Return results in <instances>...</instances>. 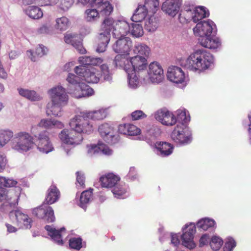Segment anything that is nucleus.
Wrapping results in <instances>:
<instances>
[{
    "instance_id": "obj_47",
    "label": "nucleus",
    "mask_w": 251,
    "mask_h": 251,
    "mask_svg": "<svg viewBox=\"0 0 251 251\" xmlns=\"http://www.w3.org/2000/svg\"><path fill=\"white\" fill-rule=\"evenodd\" d=\"M145 8L148 13L154 14L158 10L159 6L158 0H146L145 4L142 5Z\"/></svg>"
},
{
    "instance_id": "obj_7",
    "label": "nucleus",
    "mask_w": 251,
    "mask_h": 251,
    "mask_svg": "<svg viewBox=\"0 0 251 251\" xmlns=\"http://www.w3.org/2000/svg\"><path fill=\"white\" fill-rule=\"evenodd\" d=\"M85 116L84 112H81L80 115L71 119L69 122L71 129L77 135L82 133L89 134L93 131V124Z\"/></svg>"
},
{
    "instance_id": "obj_38",
    "label": "nucleus",
    "mask_w": 251,
    "mask_h": 251,
    "mask_svg": "<svg viewBox=\"0 0 251 251\" xmlns=\"http://www.w3.org/2000/svg\"><path fill=\"white\" fill-rule=\"evenodd\" d=\"M133 52L137 55H141L145 57L146 58L149 57L150 54V48L143 43H135L133 49Z\"/></svg>"
},
{
    "instance_id": "obj_62",
    "label": "nucleus",
    "mask_w": 251,
    "mask_h": 251,
    "mask_svg": "<svg viewBox=\"0 0 251 251\" xmlns=\"http://www.w3.org/2000/svg\"><path fill=\"white\" fill-rule=\"evenodd\" d=\"M7 163V160L6 155L0 151V173L5 169Z\"/></svg>"
},
{
    "instance_id": "obj_32",
    "label": "nucleus",
    "mask_w": 251,
    "mask_h": 251,
    "mask_svg": "<svg viewBox=\"0 0 251 251\" xmlns=\"http://www.w3.org/2000/svg\"><path fill=\"white\" fill-rule=\"evenodd\" d=\"M124 55L117 54L115 57L114 63L116 67L124 69L127 73L130 71V58H126Z\"/></svg>"
},
{
    "instance_id": "obj_53",
    "label": "nucleus",
    "mask_w": 251,
    "mask_h": 251,
    "mask_svg": "<svg viewBox=\"0 0 251 251\" xmlns=\"http://www.w3.org/2000/svg\"><path fill=\"white\" fill-rule=\"evenodd\" d=\"M223 244V241L221 238L217 236H213L211 238L209 245L213 250H219Z\"/></svg>"
},
{
    "instance_id": "obj_49",
    "label": "nucleus",
    "mask_w": 251,
    "mask_h": 251,
    "mask_svg": "<svg viewBox=\"0 0 251 251\" xmlns=\"http://www.w3.org/2000/svg\"><path fill=\"white\" fill-rule=\"evenodd\" d=\"M112 192L115 197L118 199H124L126 197L125 195L126 193V187L125 184L123 185L118 183L112 189Z\"/></svg>"
},
{
    "instance_id": "obj_28",
    "label": "nucleus",
    "mask_w": 251,
    "mask_h": 251,
    "mask_svg": "<svg viewBox=\"0 0 251 251\" xmlns=\"http://www.w3.org/2000/svg\"><path fill=\"white\" fill-rule=\"evenodd\" d=\"M156 149V153L161 157H166L173 152V146L166 142H156L154 144Z\"/></svg>"
},
{
    "instance_id": "obj_16",
    "label": "nucleus",
    "mask_w": 251,
    "mask_h": 251,
    "mask_svg": "<svg viewBox=\"0 0 251 251\" xmlns=\"http://www.w3.org/2000/svg\"><path fill=\"white\" fill-rule=\"evenodd\" d=\"M32 213L38 218L43 219L48 223L53 222L55 219L52 207L46 203L33 209Z\"/></svg>"
},
{
    "instance_id": "obj_40",
    "label": "nucleus",
    "mask_w": 251,
    "mask_h": 251,
    "mask_svg": "<svg viewBox=\"0 0 251 251\" xmlns=\"http://www.w3.org/2000/svg\"><path fill=\"white\" fill-rule=\"evenodd\" d=\"M85 116L88 119H92L94 121L101 120L104 119L107 115L106 109H100L98 110L84 112Z\"/></svg>"
},
{
    "instance_id": "obj_54",
    "label": "nucleus",
    "mask_w": 251,
    "mask_h": 251,
    "mask_svg": "<svg viewBox=\"0 0 251 251\" xmlns=\"http://www.w3.org/2000/svg\"><path fill=\"white\" fill-rule=\"evenodd\" d=\"M100 70V77L103 78L104 81L110 82L112 79V74L110 73L107 65L106 64H102L101 65Z\"/></svg>"
},
{
    "instance_id": "obj_43",
    "label": "nucleus",
    "mask_w": 251,
    "mask_h": 251,
    "mask_svg": "<svg viewBox=\"0 0 251 251\" xmlns=\"http://www.w3.org/2000/svg\"><path fill=\"white\" fill-rule=\"evenodd\" d=\"M58 2V8L61 11L67 12L72 7L75 0H50L52 4H55Z\"/></svg>"
},
{
    "instance_id": "obj_24",
    "label": "nucleus",
    "mask_w": 251,
    "mask_h": 251,
    "mask_svg": "<svg viewBox=\"0 0 251 251\" xmlns=\"http://www.w3.org/2000/svg\"><path fill=\"white\" fill-rule=\"evenodd\" d=\"M38 126L46 128H52L53 127L62 128L64 127V125L62 122L57 120L44 119L41 120L37 126H34L31 127V132L32 134L37 133Z\"/></svg>"
},
{
    "instance_id": "obj_31",
    "label": "nucleus",
    "mask_w": 251,
    "mask_h": 251,
    "mask_svg": "<svg viewBox=\"0 0 251 251\" xmlns=\"http://www.w3.org/2000/svg\"><path fill=\"white\" fill-rule=\"evenodd\" d=\"M45 229L48 232L49 235L51 239L58 245L63 244L62 232L65 231V228H61L59 230L56 229L51 226L47 225L45 226Z\"/></svg>"
},
{
    "instance_id": "obj_30",
    "label": "nucleus",
    "mask_w": 251,
    "mask_h": 251,
    "mask_svg": "<svg viewBox=\"0 0 251 251\" xmlns=\"http://www.w3.org/2000/svg\"><path fill=\"white\" fill-rule=\"evenodd\" d=\"M60 197V192L56 186L51 185L47 192L44 203L47 204H52L56 202Z\"/></svg>"
},
{
    "instance_id": "obj_2",
    "label": "nucleus",
    "mask_w": 251,
    "mask_h": 251,
    "mask_svg": "<svg viewBox=\"0 0 251 251\" xmlns=\"http://www.w3.org/2000/svg\"><path fill=\"white\" fill-rule=\"evenodd\" d=\"M213 62L212 55L202 49L192 53L183 63V65L190 71L201 72L208 69Z\"/></svg>"
},
{
    "instance_id": "obj_13",
    "label": "nucleus",
    "mask_w": 251,
    "mask_h": 251,
    "mask_svg": "<svg viewBox=\"0 0 251 251\" xmlns=\"http://www.w3.org/2000/svg\"><path fill=\"white\" fill-rule=\"evenodd\" d=\"M59 137L61 142L67 145L75 146L80 144L83 140L82 134H76L74 130L63 129L59 134Z\"/></svg>"
},
{
    "instance_id": "obj_61",
    "label": "nucleus",
    "mask_w": 251,
    "mask_h": 251,
    "mask_svg": "<svg viewBox=\"0 0 251 251\" xmlns=\"http://www.w3.org/2000/svg\"><path fill=\"white\" fill-rule=\"evenodd\" d=\"M76 174L77 186H78V184H79L80 186L83 187L85 182V176L84 174L81 172H77Z\"/></svg>"
},
{
    "instance_id": "obj_18",
    "label": "nucleus",
    "mask_w": 251,
    "mask_h": 251,
    "mask_svg": "<svg viewBox=\"0 0 251 251\" xmlns=\"http://www.w3.org/2000/svg\"><path fill=\"white\" fill-rule=\"evenodd\" d=\"M9 217L14 224L21 228H30L31 227L30 219L20 210L11 211Z\"/></svg>"
},
{
    "instance_id": "obj_57",
    "label": "nucleus",
    "mask_w": 251,
    "mask_h": 251,
    "mask_svg": "<svg viewBox=\"0 0 251 251\" xmlns=\"http://www.w3.org/2000/svg\"><path fill=\"white\" fill-rule=\"evenodd\" d=\"M236 243L235 241L231 237H228L226 239L224 247V251H232L236 247Z\"/></svg>"
},
{
    "instance_id": "obj_19",
    "label": "nucleus",
    "mask_w": 251,
    "mask_h": 251,
    "mask_svg": "<svg viewBox=\"0 0 251 251\" xmlns=\"http://www.w3.org/2000/svg\"><path fill=\"white\" fill-rule=\"evenodd\" d=\"M130 71L136 72L140 76V74H146L148 65L147 58L141 55L130 57Z\"/></svg>"
},
{
    "instance_id": "obj_27",
    "label": "nucleus",
    "mask_w": 251,
    "mask_h": 251,
    "mask_svg": "<svg viewBox=\"0 0 251 251\" xmlns=\"http://www.w3.org/2000/svg\"><path fill=\"white\" fill-rule=\"evenodd\" d=\"M111 38V34L104 30H102L98 36V44L96 49L98 52H103L106 50Z\"/></svg>"
},
{
    "instance_id": "obj_37",
    "label": "nucleus",
    "mask_w": 251,
    "mask_h": 251,
    "mask_svg": "<svg viewBox=\"0 0 251 251\" xmlns=\"http://www.w3.org/2000/svg\"><path fill=\"white\" fill-rule=\"evenodd\" d=\"M145 132L146 139L152 143L160 135V130L157 126L150 125L146 127Z\"/></svg>"
},
{
    "instance_id": "obj_44",
    "label": "nucleus",
    "mask_w": 251,
    "mask_h": 251,
    "mask_svg": "<svg viewBox=\"0 0 251 251\" xmlns=\"http://www.w3.org/2000/svg\"><path fill=\"white\" fill-rule=\"evenodd\" d=\"M92 189H90L81 193L79 205L84 209H86L87 204L92 200Z\"/></svg>"
},
{
    "instance_id": "obj_50",
    "label": "nucleus",
    "mask_w": 251,
    "mask_h": 251,
    "mask_svg": "<svg viewBox=\"0 0 251 251\" xmlns=\"http://www.w3.org/2000/svg\"><path fill=\"white\" fill-rule=\"evenodd\" d=\"M130 34L132 36L139 38L144 34V30L142 25L140 24L135 23L130 24Z\"/></svg>"
},
{
    "instance_id": "obj_36",
    "label": "nucleus",
    "mask_w": 251,
    "mask_h": 251,
    "mask_svg": "<svg viewBox=\"0 0 251 251\" xmlns=\"http://www.w3.org/2000/svg\"><path fill=\"white\" fill-rule=\"evenodd\" d=\"M128 80V86L132 89L137 88L139 84V79H145L143 76L144 74H140V76L138 75V73L136 72L129 71L127 73Z\"/></svg>"
},
{
    "instance_id": "obj_41",
    "label": "nucleus",
    "mask_w": 251,
    "mask_h": 251,
    "mask_svg": "<svg viewBox=\"0 0 251 251\" xmlns=\"http://www.w3.org/2000/svg\"><path fill=\"white\" fill-rule=\"evenodd\" d=\"M148 13L145 8L143 7L141 5H139L133 14L131 20L134 23L141 22L145 19Z\"/></svg>"
},
{
    "instance_id": "obj_60",
    "label": "nucleus",
    "mask_w": 251,
    "mask_h": 251,
    "mask_svg": "<svg viewBox=\"0 0 251 251\" xmlns=\"http://www.w3.org/2000/svg\"><path fill=\"white\" fill-rule=\"evenodd\" d=\"M168 110L166 109H160L156 111L154 114L155 119L161 123L163 121Z\"/></svg>"
},
{
    "instance_id": "obj_6",
    "label": "nucleus",
    "mask_w": 251,
    "mask_h": 251,
    "mask_svg": "<svg viewBox=\"0 0 251 251\" xmlns=\"http://www.w3.org/2000/svg\"><path fill=\"white\" fill-rule=\"evenodd\" d=\"M34 145L33 137L28 132L20 131L14 135L11 142L12 149L20 152H26Z\"/></svg>"
},
{
    "instance_id": "obj_46",
    "label": "nucleus",
    "mask_w": 251,
    "mask_h": 251,
    "mask_svg": "<svg viewBox=\"0 0 251 251\" xmlns=\"http://www.w3.org/2000/svg\"><path fill=\"white\" fill-rule=\"evenodd\" d=\"M215 225V221L208 218H203L197 223L198 227L203 230H207L210 228L214 227Z\"/></svg>"
},
{
    "instance_id": "obj_39",
    "label": "nucleus",
    "mask_w": 251,
    "mask_h": 251,
    "mask_svg": "<svg viewBox=\"0 0 251 251\" xmlns=\"http://www.w3.org/2000/svg\"><path fill=\"white\" fill-rule=\"evenodd\" d=\"M100 17V13L96 8L87 9L84 12V19L88 23H96L99 20Z\"/></svg>"
},
{
    "instance_id": "obj_63",
    "label": "nucleus",
    "mask_w": 251,
    "mask_h": 251,
    "mask_svg": "<svg viewBox=\"0 0 251 251\" xmlns=\"http://www.w3.org/2000/svg\"><path fill=\"white\" fill-rule=\"evenodd\" d=\"M131 117L133 120H137L146 118L147 115L141 110H136L131 113Z\"/></svg>"
},
{
    "instance_id": "obj_35",
    "label": "nucleus",
    "mask_w": 251,
    "mask_h": 251,
    "mask_svg": "<svg viewBox=\"0 0 251 251\" xmlns=\"http://www.w3.org/2000/svg\"><path fill=\"white\" fill-rule=\"evenodd\" d=\"M19 95L31 101H39L42 98L34 90H30L22 88L17 89Z\"/></svg>"
},
{
    "instance_id": "obj_4",
    "label": "nucleus",
    "mask_w": 251,
    "mask_h": 251,
    "mask_svg": "<svg viewBox=\"0 0 251 251\" xmlns=\"http://www.w3.org/2000/svg\"><path fill=\"white\" fill-rule=\"evenodd\" d=\"M82 79L81 76L69 73L66 78L69 84L67 87L68 93L77 99L93 95L94 92L93 89L82 82Z\"/></svg>"
},
{
    "instance_id": "obj_1",
    "label": "nucleus",
    "mask_w": 251,
    "mask_h": 251,
    "mask_svg": "<svg viewBox=\"0 0 251 251\" xmlns=\"http://www.w3.org/2000/svg\"><path fill=\"white\" fill-rule=\"evenodd\" d=\"M216 25L210 20L198 22L193 28L194 34L199 36V43L203 47L210 49H217L221 46V41L217 37L214 36Z\"/></svg>"
},
{
    "instance_id": "obj_17",
    "label": "nucleus",
    "mask_w": 251,
    "mask_h": 251,
    "mask_svg": "<svg viewBox=\"0 0 251 251\" xmlns=\"http://www.w3.org/2000/svg\"><path fill=\"white\" fill-rule=\"evenodd\" d=\"M148 75L150 80L154 83L161 82L164 78L163 70L157 62H153L149 65Z\"/></svg>"
},
{
    "instance_id": "obj_22",
    "label": "nucleus",
    "mask_w": 251,
    "mask_h": 251,
    "mask_svg": "<svg viewBox=\"0 0 251 251\" xmlns=\"http://www.w3.org/2000/svg\"><path fill=\"white\" fill-rule=\"evenodd\" d=\"M182 0H165L162 5V10L168 15L174 17L178 12Z\"/></svg>"
},
{
    "instance_id": "obj_56",
    "label": "nucleus",
    "mask_w": 251,
    "mask_h": 251,
    "mask_svg": "<svg viewBox=\"0 0 251 251\" xmlns=\"http://www.w3.org/2000/svg\"><path fill=\"white\" fill-rule=\"evenodd\" d=\"M71 248L79 251L82 247V239L80 237L71 238L69 240Z\"/></svg>"
},
{
    "instance_id": "obj_8",
    "label": "nucleus",
    "mask_w": 251,
    "mask_h": 251,
    "mask_svg": "<svg viewBox=\"0 0 251 251\" xmlns=\"http://www.w3.org/2000/svg\"><path fill=\"white\" fill-rule=\"evenodd\" d=\"M173 141L176 144L185 145L192 140L191 131L185 125L177 124L171 134Z\"/></svg>"
},
{
    "instance_id": "obj_9",
    "label": "nucleus",
    "mask_w": 251,
    "mask_h": 251,
    "mask_svg": "<svg viewBox=\"0 0 251 251\" xmlns=\"http://www.w3.org/2000/svg\"><path fill=\"white\" fill-rule=\"evenodd\" d=\"M209 13L202 6L194 7L191 6L181 11L179 14L180 17H184L187 22L192 20L194 23H197L203 18L208 17Z\"/></svg>"
},
{
    "instance_id": "obj_59",
    "label": "nucleus",
    "mask_w": 251,
    "mask_h": 251,
    "mask_svg": "<svg viewBox=\"0 0 251 251\" xmlns=\"http://www.w3.org/2000/svg\"><path fill=\"white\" fill-rule=\"evenodd\" d=\"M48 49L42 45H39L36 48L35 54L38 57H42L47 54Z\"/></svg>"
},
{
    "instance_id": "obj_64",
    "label": "nucleus",
    "mask_w": 251,
    "mask_h": 251,
    "mask_svg": "<svg viewBox=\"0 0 251 251\" xmlns=\"http://www.w3.org/2000/svg\"><path fill=\"white\" fill-rule=\"evenodd\" d=\"M209 242L210 240L209 236L206 234H203L200 239L199 246L200 247H202L204 245H207L208 243H209Z\"/></svg>"
},
{
    "instance_id": "obj_33",
    "label": "nucleus",
    "mask_w": 251,
    "mask_h": 251,
    "mask_svg": "<svg viewBox=\"0 0 251 251\" xmlns=\"http://www.w3.org/2000/svg\"><path fill=\"white\" fill-rule=\"evenodd\" d=\"M66 104L54 103L51 101L47 105V114L53 115L55 117H61L62 115V107Z\"/></svg>"
},
{
    "instance_id": "obj_25",
    "label": "nucleus",
    "mask_w": 251,
    "mask_h": 251,
    "mask_svg": "<svg viewBox=\"0 0 251 251\" xmlns=\"http://www.w3.org/2000/svg\"><path fill=\"white\" fill-rule=\"evenodd\" d=\"M93 6L103 16H108L113 12V7L107 0H94Z\"/></svg>"
},
{
    "instance_id": "obj_34",
    "label": "nucleus",
    "mask_w": 251,
    "mask_h": 251,
    "mask_svg": "<svg viewBox=\"0 0 251 251\" xmlns=\"http://www.w3.org/2000/svg\"><path fill=\"white\" fill-rule=\"evenodd\" d=\"M79 62L82 66H99L102 63L103 60L100 57L84 56L79 58Z\"/></svg>"
},
{
    "instance_id": "obj_11",
    "label": "nucleus",
    "mask_w": 251,
    "mask_h": 251,
    "mask_svg": "<svg viewBox=\"0 0 251 251\" xmlns=\"http://www.w3.org/2000/svg\"><path fill=\"white\" fill-rule=\"evenodd\" d=\"M112 46V50L118 54L128 55L132 47V42L128 37H119Z\"/></svg>"
},
{
    "instance_id": "obj_48",
    "label": "nucleus",
    "mask_w": 251,
    "mask_h": 251,
    "mask_svg": "<svg viewBox=\"0 0 251 251\" xmlns=\"http://www.w3.org/2000/svg\"><path fill=\"white\" fill-rule=\"evenodd\" d=\"M55 21V27L57 30L65 31L69 27L70 21L66 17L63 16L61 18H57Z\"/></svg>"
},
{
    "instance_id": "obj_51",
    "label": "nucleus",
    "mask_w": 251,
    "mask_h": 251,
    "mask_svg": "<svg viewBox=\"0 0 251 251\" xmlns=\"http://www.w3.org/2000/svg\"><path fill=\"white\" fill-rule=\"evenodd\" d=\"M157 20L154 16H151L150 18L146 20L145 28L148 31H154L157 29Z\"/></svg>"
},
{
    "instance_id": "obj_58",
    "label": "nucleus",
    "mask_w": 251,
    "mask_h": 251,
    "mask_svg": "<svg viewBox=\"0 0 251 251\" xmlns=\"http://www.w3.org/2000/svg\"><path fill=\"white\" fill-rule=\"evenodd\" d=\"M141 133V129L135 126L129 124L126 135L129 136L137 135Z\"/></svg>"
},
{
    "instance_id": "obj_45",
    "label": "nucleus",
    "mask_w": 251,
    "mask_h": 251,
    "mask_svg": "<svg viewBox=\"0 0 251 251\" xmlns=\"http://www.w3.org/2000/svg\"><path fill=\"white\" fill-rule=\"evenodd\" d=\"M13 136V132L11 130H0V147H4L9 142Z\"/></svg>"
},
{
    "instance_id": "obj_12",
    "label": "nucleus",
    "mask_w": 251,
    "mask_h": 251,
    "mask_svg": "<svg viewBox=\"0 0 251 251\" xmlns=\"http://www.w3.org/2000/svg\"><path fill=\"white\" fill-rule=\"evenodd\" d=\"M183 234L181 235L182 245L189 249H194L196 245L194 242V235L196 232L194 224H186L182 228Z\"/></svg>"
},
{
    "instance_id": "obj_5",
    "label": "nucleus",
    "mask_w": 251,
    "mask_h": 251,
    "mask_svg": "<svg viewBox=\"0 0 251 251\" xmlns=\"http://www.w3.org/2000/svg\"><path fill=\"white\" fill-rule=\"evenodd\" d=\"M101 28L110 33L112 31L114 37H124L130 32V24L125 20H114L112 18L107 17L103 21Z\"/></svg>"
},
{
    "instance_id": "obj_26",
    "label": "nucleus",
    "mask_w": 251,
    "mask_h": 251,
    "mask_svg": "<svg viewBox=\"0 0 251 251\" xmlns=\"http://www.w3.org/2000/svg\"><path fill=\"white\" fill-rule=\"evenodd\" d=\"M87 153L90 156L98 154L109 155L112 153V151L107 145L102 143H99L97 145L87 146Z\"/></svg>"
},
{
    "instance_id": "obj_55",
    "label": "nucleus",
    "mask_w": 251,
    "mask_h": 251,
    "mask_svg": "<svg viewBox=\"0 0 251 251\" xmlns=\"http://www.w3.org/2000/svg\"><path fill=\"white\" fill-rule=\"evenodd\" d=\"M176 123V119L175 115L168 110L161 124L168 126H172Z\"/></svg>"
},
{
    "instance_id": "obj_14",
    "label": "nucleus",
    "mask_w": 251,
    "mask_h": 251,
    "mask_svg": "<svg viewBox=\"0 0 251 251\" xmlns=\"http://www.w3.org/2000/svg\"><path fill=\"white\" fill-rule=\"evenodd\" d=\"M51 101L57 103L67 104L68 101V95L65 88L61 85L53 87L48 91Z\"/></svg>"
},
{
    "instance_id": "obj_21",
    "label": "nucleus",
    "mask_w": 251,
    "mask_h": 251,
    "mask_svg": "<svg viewBox=\"0 0 251 251\" xmlns=\"http://www.w3.org/2000/svg\"><path fill=\"white\" fill-rule=\"evenodd\" d=\"M167 78L175 83H182L185 79V74L181 68L173 66L168 69Z\"/></svg>"
},
{
    "instance_id": "obj_15",
    "label": "nucleus",
    "mask_w": 251,
    "mask_h": 251,
    "mask_svg": "<svg viewBox=\"0 0 251 251\" xmlns=\"http://www.w3.org/2000/svg\"><path fill=\"white\" fill-rule=\"evenodd\" d=\"M33 135L37 140V149L40 152L48 153L53 150V147L49 137V133L47 131H42L38 135Z\"/></svg>"
},
{
    "instance_id": "obj_29",
    "label": "nucleus",
    "mask_w": 251,
    "mask_h": 251,
    "mask_svg": "<svg viewBox=\"0 0 251 251\" xmlns=\"http://www.w3.org/2000/svg\"><path fill=\"white\" fill-rule=\"evenodd\" d=\"M120 178L112 173L108 174L100 178L101 186L105 188H113L119 181Z\"/></svg>"
},
{
    "instance_id": "obj_20",
    "label": "nucleus",
    "mask_w": 251,
    "mask_h": 251,
    "mask_svg": "<svg viewBox=\"0 0 251 251\" xmlns=\"http://www.w3.org/2000/svg\"><path fill=\"white\" fill-rule=\"evenodd\" d=\"M98 130L101 136L108 144H114L118 142V136L114 135L113 127L108 124L105 123L100 125Z\"/></svg>"
},
{
    "instance_id": "obj_52",
    "label": "nucleus",
    "mask_w": 251,
    "mask_h": 251,
    "mask_svg": "<svg viewBox=\"0 0 251 251\" xmlns=\"http://www.w3.org/2000/svg\"><path fill=\"white\" fill-rule=\"evenodd\" d=\"M177 121L179 123L178 124H183L187 123L190 121V116H187L186 110L184 108L179 109L176 112Z\"/></svg>"
},
{
    "instance_id": "obj_3",
    "label": "nucleus",
    "mask_w": 251,
    "mask_h": 251,
    "mask_svg": "<svg viewBox=\"0 0 251 251\" xmlns=\"http://www.w3.org/2000/svg\"><path fill=\"white\" fill-rule=\"evenodd\" d=\"M17 184V181L0 176V201H4L5 206L14 207L18 204V200L21 192V188L7 190L5 187H14Z\"/></svg>"
},
{
    "instance_id": "obj_10",
    "label": "nucleus",
    "mask_w": 251,
    "mask_h": 251,
    "mask_svg": "<svg viewBox=\"0 0 251 251\" xmlns=\"http://www.w3.org/2000/svg\"><path fill=\"white\" fill-rule=\"evenodd\" d=\"M75 72L76 75L81 76L83 79L89 83H97L100 80V72L95 68L77 66L75 68Z\"/></svg>"
},
{
    "instance_id": "obj_23",
    "label": "nucleus",
    "mask_w": 251,
    "mask_h": 251,
    "mask_svg": "<svg viewBox=\"0 0 251 251\" xmlns=\"http://www.w3.org/2000/svg\"><path fill=\"white\" fill-rule=\"evenodd\" d=\"M64 41L67 44H71L80 53L83 54L86 50L82 46L80 36L75 33H67L64 36Z\"/></svg>"
},
{
    "instance_id": "obj_42",
    "label": "nucleus",
    "mask_w": 251,
    "mask_h": 251,
    "mask_svg": "<svg viewBox=\"0 0 251 251\" xmlns=\"http://www.w3.org/2000/svg\"><path fill=\"white\" fill-rule=\"evenodd\" d=\"M26 14L33 19H39L43 16V13L41 8L36 6H29L25 10Z\"/></svg>"
}]
</instances>
